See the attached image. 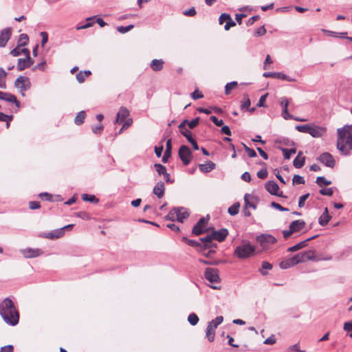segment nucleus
Listing matches in <instances>:
<instances>
[{"label": "nucleus", "instance_id": "f257e3e1", "mask_svg": "<svg viewBox=\"0 0 352 352\" xmlns=\"http://www.w3.org/2000/svg\"><path fill=\"white\" fill-rule=\"evenodd\" d=\"M0 315L7 324L15 326L19 323V313L10 298H6L0 303Z\"/></svg>", "mask_w": 352, "mask_h": 352}, {"label": "nucleus", "instance_id": "f03ea898", "mask_svg": "<svg viewBox=\"0 0 352 352\" xmlns=\"http://www.w3.org/2000/svg\"><path fill=\"white\" fill-rule=\"evenodd\" d=\"M337 148L342 154L347 155L352 151V125H346L337 131Z\"/></svg>", "mask_w": 352, "mask_h": 352}, {"label": "nucleus", "instance_id": "7ed1b4c3", "mask_svg": "<svg viewBox=\"0 0 352 352\" xmlns=\"http://www.w3.org/2000/svg\"><path fill=\"white\" fill-rule=\"evenodd\" d=\"M315 251L308 250L295 254L294 256L282 261L279 263V267L283 270H286L301 263L307 261H316Z\"/></svg>", "mask_w": 352, "mask_h": 352}, {"label": "nucleus", "instance_id": "20e7f679", "mask_svg": "<svg viewBox=\"0 0 352 352\" xmlns=\"http://www.w3.org/2000/svg\"><path fill=\"white\" fill-rule=\"evenodd\" d=\"M256 250L254 245L248 241H243L240 245L235 248L234 254L237 258L244 259L252 256Z\"/></svg>", "mask_w": 352, "mask_h": 352}, {"label": "nucleus", "instance_id": "39448f33", "mask_svg": "<svg viewBox=\"0 0 352 352\" xmlns=\"http://www.w3.org/2000/svg\"><path fill=\"white\" fill-rule=\"evenodd\" d=\"M204 276L207 280L213 284L210 286L212 289H221V286L217 285L220 283V278L217 269L207 267L205 270Z\"/></svg>", "mask_w": 352, "mask_h": 352}, {"label": "nucleus", "instance_id": "423d86ee", "mask_svg": "<svg viewBox=\"0 0 352 352\" xmlns=\"http://www.w3.org/2000/svg\"><path fill=\"white\" fill-rule=\"evenodd\" d=\"M14 86L19 90L22 96H24L25 92L30 89L31 82L28 77L20 76L16 79Z\"/></svg>", "mask_w": 352, "mask_h": 352}, {"label": "nucleus", "instance_id": "0eeeda50", "mask_svg": "<svg viewBox=\"0 0 352 352\" xmlns=\"http://www.w3.org/2000/svg\"><path fill=\"white\" fill-rule=\"evenodd\" d=\"M179 157L184 165H188L192 159V152L190 148L185 145H182L179 149Z\"/></svg>", "mask_w": 352, "mask_h": 352}, {"label": "nucleus", "instance_id": "6e6552de", "mask_svg": "<svg viewBox=\"0 0 352 352\" xmlns=\"http://www.w3.org/2000/svg\"><path fill=\"white\" fill-rule=\"evenodd\" d=\"M317 160L323 164L325 166L333 168L336 164V161L333 155L328 153L324 152L318 157Z\"/></svg>", "mask_w": 352, "mask_h": 352}, {"label": "nucleus", "instance_id": "1a4fd4ad", "mask_svg": "<svg viewBox=\"0 0 352 352\" xmlns=\"http://www.w3.org/2000/svg\"><path fill=\"white\" fill-rule=\"evenodd\" d=\"M265 188L270 195L284 197L283 192L280 191L278 185L274 181L271 180L267 182Z\"/></svg>", "mask_w": 352, "mask_h": 352}, {"label": "nucleus", "instance_id": "9d476101", "mask_svg": "<svg viewBox=\"0 0 352 352\" xmlns=\"http://www.w3.org/2000/svg\"><path fill=\"white\" fill-rule=\"evenodd\" d=\"M256 241L263 248H265L267 244H274L277 241L274 236L268 234H261L257 236Z\"/></svg>", "mask_w": 352, "mask_h": 352}, {"label": "nucleus", "instance_id": "9b49d317", "mask_svg": "<svg viewBox=\"0 0 352 352\" xmlns=\"http://www.w3.org/2000/svg\"><path fill=\"white\" fill-rule=\"evenodd\" d=\"M327 128L322 126L311 125L309 134L313 138H321L325 135Z\"/></svg>", "mask_w": 352, "mask_h": 352}, {"label": "nucleus", "instance_id": "f8f14e48", "mask_svg": "<svg viewBox=\"0 0 352 352\" xmlns=\"http://www.w3.org/2000/svg\"><path fill=\"white\" fill-rule=\"evenodd\" d=\"M208 221V219L205 217L201 218L198 221V222L195 224V226L193 227L192 230V234L198 236V235H200L202 233H204V228L207 225Z\"/></svg>", "mask_w": 352, "mask_h": 352}, {"label": "nucleus", "instance_id": "ddd939ff", "mask_svg": "<svg viewBox=\"0 0 352 352\" xmlns=\"http://www.w3.org/2000/svg\"><path fill=\"white\" fill-rule=\"evenodd\" d=\"M21 253L25 258H35L43 254L42 250L39 248H25L21 250Z\"/></svg>", "mask_w": 352, "mask_h": 352}, {"label": "nucleus", "instance_id": "4468645a", "mask_svg": "<svg viewBox=\"0 0 352 352\" xmlns=\"http://www.w3.org/2000/svg\"><path fill=\"white\" fill-rule=\"evenodd\" d=\"M263 76L265 78L281 79L288 82H294L296 80L294 78H292L282 72H265Z\"/></svg>", "mask_w": 352, "mask_h": 352}, {"label": "nucleus", "instance_id": "2eb2a0df", "mask_svg": "<svg viewBox=\"0 0 352 352\" xmlns=\"http://www.w3.org/2000/svg\"><path fill=\"white\" fill-rule=\"evenodd\" d=\"M245 206L246 208H252L253 209L256 208L257 199L252 195L245 194L244 196Z\"/></svg>", "mask_w": 352, "mask_h": 352}, {"label": "nucleus", "instance_id": "dca6fc26", "mask_svg": "<svg viewBox=\"0 0 352 352\" xmlns=\"http://www.w3.org/2000/svg\"><path fill=\"white\" fill-rule=\"evenodd\" d=\"M318 235H314V236H313L311 237H309V238L307 239L306 240L300 241V243L296 244L294 246L289 247L287 249V252H296V251H298V250L305 248V246H307V244L308 241H310L316 239V237H318Z\"/></svg>", "mask_w": 352, "mask_h": 352}, {"label": "nucleus", "instance_id": "f3484780", "mask_svg": "<svg viewBox=\"0 0 352 352\" xmlns=\"http://www.w3.org/2000/svg\"><path fill=\"white\" fill-rule=\"evenodd\" d=\"M0 100L14 103L17 107H19V102L17 100L16 96L12 94L0 91Z\"/></svg>", "mask_w": 352, "mask_h": 352}, {"label": "nucleus", "instance_id": "a211bd4d", "mask_svg": "<svg viewBox=\"0 0 352 352\" xmlns=\"http://www.w3.org/2000/svg\"><path fill=\"white\" fill-rule=\"evenodd\" d=\"M11 36L10 28H6L0 33V47H4Z\"/></svg>", "mask_w": 352, "mask_h": 352}, {"label": "nucleus", "instance_id": "6ab92c4d", "mask_svg": "<svg viewBox=\"0 0 352 352\" xmlns=\"http://www.w3.org/2000/svg\"><path fill=\"white\" fill-rule=\"evenodd\" d=\"M214 239L219 242L223 241L228 234V231L226 228H222L219 230H215L212 232Z\"/></svg>", "mask_w": 352, "mask_h": 352}, {"label": "nucleus", "instance_id": "aec40b11", "mask_svg": "<svg viewBox=\"0 0 352 352\" xmlns=\"http://www.w3.org/2000/svg\"><path fill=\"white\" fill-rule=\"evenodd\" d=\"M129 116V110L124 107H120L116 115V123H122L124 122Z\"/></svg>", "mask_w": 352, "mask_h": 352}, {"label": "nucleus", "instance_id": "412c9836", "mask_svg": "<svg viewBox=\"0 0 352 352\" xmlns=\"http://www.w3.org/2000/svg\"><path fill=\"white\" fill-rule=\"evenodd\" d=\"M305 225L306 223L303 220H295L290 223L289 228L294 234L302 230L305 228Z\"/></svg>", "mask_w": 352, "mask_h": 352}, {"label": "nucleus", "instance_id": "4be33fe9", "mask_svg": "<svg viewBox=\"0 0 352 352\" xmlns=\"http://www.w3.org/2000/svg\"><path fill=\"white\" fill-rule=\"evenodd\" d=\"M65 234L64 228H59L52 232L45 233L43 236L49 239H56L63 236Z\"/></svg>", "mask_w": 352, "mask_h": 352}, {"label": "nucleus", "instance_id": "5701e85b", "mask_svg": "<svg viewBox=\"0 0 352 352\" xmlns=\"http://www.w3.org/2000/svg\"><path fill=\"white\" fill-rule=\"evenodd\" d=\"M33 64V60L31 58L26 57L25 58H19L17 63V69L22 71L25 68L30 67Z\"/></svg>", "mask_w": 352, "mask_h": 352}, {"label": "nucleus", "instance_id": "b1692460", "mask_svg": "<svg viewBox=\"0 0 352 352\" xmlns=\"http://www.w3.org/2000/svg\"><path fill=\"white\" fill-rule=\"evenodd\" d=\"M165 186L162 182H159L153 188V193L158 197L162 198L164 195Z\"/></svg>", "mask_w": 352, "mask_h": 352}, {"label": "nucleus", "instance_id": "393cba45", "mask_svg": "<svg viewBox=\"0 0 352 352\" xmlns=\"http://www.w3.org/2000/svg\"><path fill=\"white\" fill-rule=\"evenodd\" d=\"M331 219V217L329 214L328 208H325L324 212L318 219V223L320 226H324L328 224Z\"/></svg>", "mask_w": 352, "mask_h": 352}, {"label": "nucleus", "instance_id": "a878e982", "mask_svg": "<svg viewBox=\"0 0 352 352\" xmlns=\"http://www.w3.org/2000/svg\"><path fill=\"white\" fill-rule=\"evenodd\" d=\"M216 164L209 161L206 164L199 165V170L203 173H209L215 168Z\"/></svg>", "mask_w": 352, "mask_h": 352}, {"label": "nucleus", "instance_id": "bb28decb", "mask_svg": "<svg viewBox=\"0 0 352 352\" xmlns=\"http://www.w3.org/2000/svg\"><path fill=\"white\" fill-rule=\"evenodd\" d=\"M164 61L162 59H153L150 66L151 69L155 72L161 71L163 69Z\"/></svg>", "mask_w": 352, "mask_h": 352}, {"label": "nucleus", "instance_id": "cd10ccee", "mask_svg": "<svg viewBox=\"0 0 352 352\" xmlns=\"http://www.w3.org/2000/svg\"><path fill=\"white\" fill-rule=\"evenodd\" d=\"M302 152H299L297 157L294 160L293 164L295 168H300L305 163V157L304 156L300 157Z\"/></svg>", "mask_w": 352, "mask_h": 352}, {"label": "nucleus", "instance_id": "c85d7f7f", "mask_svg": "<svg viewBox=\"0 0 352 352\" xmlns=\"http://www.w3.org/2000/svg\"><path fill=\"white\" fill-rule=\"evenodd\" d=\"M171 149H172V144H171V139H168L166 144V151L164 153V155L162 157V162L166 163L168 160V159L171 155Z\"/></svg>", "mask_w": 352, "mask_h": 352}, {"label": "nucleus", "instance_id": "c756f323", "mask_svg": "<svg viewBox=\"0 0 352 352\" xmlns=\"http://www.w3.org/2000/svg\"><path fill=\"white\" fill-rule=\"evenodd\" d=\"M176 211H179L177 214V221L179 222H183L184 219L188 217L189 213L186 208H176Z\"/></svg>", "mask_w": 352, "mask_h": 352}, {"label": "nucleus", "instance_id": "7c9ffc66", "mask_svg": "<svg viewBox=\"0 0 352 352\" xmlns=\"http://www.w3.org/2000/svg\"><path fill=\"white\" fill-rule=\"evenodd\" d=\"M215 336V329H213L208 324L206 331V337L209 342H213Z\"/></svg>", "mask_w": 352, "mask_h": 352}, {"label": "nucleus", "instance_id": "2f4dec72", "mask_svg": "<svg viewBox=\"0 0 352 352\" xmlns=\"http://www.w3.org/2000/svg\"><path fill=\"white\" fill-rule=\"evenodd\" d=\"M223 321V317L221 316L216 317L214 320L208 322V325L213 329H217V327L221 324Z\"/></svg>", "mask_w": 352, "mask_h": 352}, {"label": "nucleus", "instance_id": "473e14b6", "mask_svg": "<svg viewBox=\"0 0 352 352\" xmlns=\"http://www.w3.org/2000/svg\"><path fill=\"white\" fill-rule=\"evenodd\" d=\"M272 269V265L267 261H263L261 264V268L259 270L261 274L263 276L267 274V272L265 270H270Z\"/></svg>", "mask_w": 352, "mask_h": 352}, {"label": "nucleus", "instance_id": "72a5a7b5", "mask_svg": "<svg viewBox=\"0 0 352 352\" xmlns=\"http://www.w3.org/2000/svg\"><path fill=\"white\" fill-rule=\"evenodd\" d=\"M7 76V72L1 67H0V88L6 89V77Z\"/></svg>", "mask_w": 352, "mask_h": 352}, {"label": "nucleus", "instance_id": "f704fd0d", "mask_svg": "<svg viewBox=\"0 0 352 352\" xmlns=\"http://www.w3.org/2000/svg\"><path fill=\"white\" fill-rule=\"evenodd\" d=\"M251 104L250 100L248 94H244L243 97V100H241V109H249V107Z\"/></svg>", "mask_w": 352, "mask_h": 352}, {"label": "nucleus", "instance_id": "c9c22d12", "mask_svg": "<svg viewBox=\"0 0 352 352\" xmlns=\"http://www.w3.org/2000/svg\"><path fill=\"white\" fill-rule=\"evenodd\" d=\"M85 116H86V113H85V111H81L79 113H78V114L76 115L75 120H74L75 124L77 125L81 124L84 122Z\"/></svg>", "mask_w": 352, "mask_h": 352}, {"label": "nucleus", "instance_id": "e433bc0d", "mask_svg": "<svg viewBox=\"0 0 352 352\" xmlns=\"http://www.w3.org/2000/svg\"><path fill=\"white\" fill-rule=\"evenodd\" d=\"M239 207H240L239 203H238V202L234 203L232 206H231L228 208V212L232 216L236 215L239 213Z\"/></svg>", "mask_w": 352, "mask_h": 352}, {"label": "nucleus", "instance_id": "4c0bfd02", "mask_svg": "<svg viewBox=\"0 0 352 352\" xmlns=\"http://www.w3.org/2000/svg\"><path fill=\"white\" fill-rule=\"evenodd\" d=\"M316 184L320 186H322V185H324V186H329L331 184V182L329 181V180H327L323 176H320V177H318L317 179H316Z\"/></svg>", "mask_w": 352, "mask_h": 352}, {"label": "nucleus", "instance_id": "58836bf2", "mask_svg": "<svg viewBox=\"0 0 352 352\" xmlns=\"http://www.w3.org/2000/svg\"><path fill=\"white\" fill-rule=\"evenodd\" d=\"M188 321L191 325L195 326L199 322V317L197 316V314L192 313L189 314L188 317Z\"/></svg>", "mask_w": 352, "mask_h": 352}, {"label": "nucleus", "instance_id": "ea45409f", "mask_svg": "<svg viewBox=\"0 0 352 352\" xmlns=\"http://www.w3.org/2000/svg\"><path fill=\"white\" fill-rule=\"evenodd\" d=\"M28 36L26 34H21L19 36V39L18 41L19 46H25L28 42Z\"/></svg>", "mask_w": 352, "mask_h": 352}, {"label": "nucleus", "instance_id": "a19ab883", "mask_svg": "<svg viewBox=\"0 0 352 352\" xmlns=\"http://www.w3.org/2000/svg\"><path fill=\"white\" fill-rule=\"evenodd\" d=\"M82 199L83 201H89L91 203L98 202V199L95 197V195H89L87 194H82Z\"/></svg>", "mask_w": 352, "mask_h": 352}, {"label": "nucleus", "instance_id": "79ce46f5", "mask_svg": "<svg viewBox=\"0 0 352 352\" xmlns=\"http://www.w3.org/2000/svg\"><path fill=\"white\" fill-rule=\"evenodd\" d=\"M282 151H283L284 157L287 160H289L291 157V155L292 154L296 153V148H291V149L282 148Z\"/></svg>", "mask_w": 352, "mask_h": 352}, {"label": "nucleus", "instance_id": "37998d69", "mask_svg": "<svg viewBox=\"0 0 352 352\" xmlns=\"http://www.w3.org/2000/svg\"><path fill=\"white\" fill-rule=\"evenodd\" d=\"M154 166L160 175H164L166 173H167L166 168L162 164H155Z\"/></svg>", "mask_w": 352, "mask_h": 352}, {"label": "nucleus", "instance_id": "c03bdc74", "mask_svg": "<svg viewBox=\"0 0 352 352\" xmlns=\"http://www.w3.org/2000/svg\"><path fill=\"white\" fill-rule=\"evenodd\" d=\"M279 104L282 107L283 111L287 110L289 104V100L286 97H282L279 100Z\"/></svg>", "mask_w": 352, "mask_h": 352}, {"label": "nucleus", "instance_id": "a18cd8bd", "mask_svg": "<svg viewBox=\"0 0 352 352\" xmlns=\"http://www.w3.org/2000/svg\"><path fill=\"white\" fill-rule=\"evenodd\" d=\"M310 127H311V125H309V124L297 125L296 126V129L299 132L309 134Z\"/></svg>", "mask_w": 352, "mask_h": 352}, {"label": "nucleus", "instance_id": "49530a36", "mask_svg": "<svg viewBox=\"0 0 352 352\" xmlns=\"http://www.w3.org/2000/svg\"><path fill=\"white\" fill-rule=\"evenodd\" d=\"M183 240L192 247H199L200 249L202 247V244L200 242L188 239L186 237H183Z\"/></svg>", "mask_w": 352, "mask_h": 352}, {"label": "nucleus", "instance_id": "de8ad7c7", "mask_svg": "<svg viewBox=\"0 0 352 352\" xmlns=\"http://www.w3.org/2000/svg\"><path fill=\"white\" fill-rule=\"evenodd\" d=\"M179 211H176V208H173L166 216V219L170 221H174L175 220L177 221V212Z\"/></svg>", "mask_w": 352, "mask_h": 352}, {"label": "nucleus", "instance_id": "09e8293b", "mask_svg": "<svg viewBox=\"0 0 352 352\" xmlns=\"http://www.w3.org/2000/svg\"><path fill=\"white\" fill-rule=\"evenodd\" d=\"M237 85V82L232 81L227 83L225 87V94L228 95L232 89H233Z\"/></svg>", "mask_w": 352, "mask_h": 352}, {"label": "nucleus", "instance_id": "8fccbe9b", "mask_svg": "<svg viewBox=\"0 0 352 352\" xmlns=\"http://www.w3.org/2000/svg\"><path fill=\"white\" fill-rule=\"evenodd\" d=\"M134 28L133 25H129L127 26H119L117 30L121 34H125Z\"/></svg>", "mask_w": 352, "mask_h": 352}, {"label": "nucleus", "instance_id": "3c124183", "mask_svg": "<svg viewBox=\"0 0 352 352\" xmlns=\"http://www.w3.org/2000/svg\"><path fill=\"white\" fill-rule=\"evenodd\" d=\"M305 182L304 178L298 175H295L293 177V184H304Z\"/></svg>", "mask_w": 352, "mask_h": 352}, {"label": "nucleus", "instance_id": "603ef678", "mask_svg": "<svg viewBox=\"0 0 352 352\" xmlns=\"http://www.w3.org/2000/svg\"><path fill=\"white\" fill-rule=\"evenodd\" d=\"M256 175L259 179H264L267 177L268 173L267 169L265 168L258 170Z\"/></svg>", "mask_w": 352, "mask_h": 352}, {"label": "nucleus", "instance_id": "864d4df0", "mask_svg": "<svg viewBox=\"0 0 352 352\" xmlns=\"http://www.w3.org/2000/svg\"><path fill=\"white\" fill-rule=\"evenodd\" d=\"M309 193L305 194L299 197L298 206L302 208L305 206V201L308 199Z\"/></svg>", "mask_w": 352, "mask_h": 352}, {"label": "nucleus", "instance_id": "5fc2aeb1", "mask_svg": "<svg viewBox=\"0 0 352 352\" xmlns=\"http://www.w3.org/2000/svg\"><path fill=\"white\" fill-rule=\"evenodd\" d=\"M243 147L250 157H255L256 156V153L254 150L249 148L245 144H243Z\"/></svg>", "mask_w": 352, "mask_h": 352}, {"label": "nucleus", "instance_id": "6e6d98bb", "mask_svg": "<svg viewBox=\"0 0 352 352\" xmlns=\"http://www.w3.org/2000/svg\"><path fill=\"white\" fill-rule=\"evenodd\" d=\"M199 118H196L192 120L191 121L188 120L187 123H188L189 128L192 129L195 128L199 124Z\"/></svg>", "mask_w": 352, "mask_h": 352}, {"label": "nucleus", "instance_id": "4d7b16f0", "mask_svg": "<svg viewBox=\"0 0 352 352\" xmlns=\"http://www.w3.org/2000/svg\"><path fill=\"white\" fill-rule=\"evenodd\" d=\"M320 193L322 195L331 196L333 193V191L331 188H325L320 189Z\"/></svg>", "mask_w": 352, "mask_h": 352}, {"label": "nucleus", "instance_id": "13d9d810", "mask_svg": "<svg viewBox=\"0 0 352 352\" xmlns=\"http://www.w3.org/2000/svg\"><path fill=\"white\" fill-rule=\"evenodd\" d=\"M213 240H214V238H213L212 234L211 233L210 234H208L205 237L200 238V241H201L200 243L201 244H205L207 243H211V241H213Z\"/></svg>", "mask_w": 352, "mask_h": 352}, {"label": "nucleus", "instance_id": "bf43d9fd", "mask_svg": "<svg viewBox=\"0 0 352 352\" xmlns=\"http://www.w3.org/2000/svg\"><path fill=\"white\" fill-rule=\"evenodd\" d=\"M271 206L273 207L274 208L278 210L279 211H281V212L289 211L288 208H284L279 204L274 202V201L271 203Z\"/></svg>", "mask_w": 352, "mask_h": 352}, {"label": "nucleus", "instance_id": "052dcab7", "mask_svg": "<svg viewBox=\"0 0 352 352\" xmlns=\"http://www.w3.org/2000/svg\"><path fill=\"white\" fill-rule=\"evenodd\" d=\"M276 342V338L274 335H271L269 338L265 340L263 343L265 344H274Z\"/></svg>", "mask_w": 352, "mask_h": 352}, {"label": "nucleus", "instance_id": "680f3d73", "mask_svg": "<svg viewBox=\"0 0 352 352\" xmlns=\"http://www.w3.org/2000/svg\"><path fill=\"white\" fill-rule=\"evenodd\" d=\"M188 142H192L191 140L193 139L192 137V133L187 129H184V131H182L181 133Z\"/></svg>", "mask_w": 352, "mask_h": 352}, {"label": "nucleus", "instance_id": "e2e57ef3", "mask_svg": "<svg viewBox=\"0 0 352 352\" xmlns=\"http://www.w3.org/2000/svg\"><path fill=\"white\" fill-rule=\"evenodd\" d=\"M216 248V244L213 243V241H211V243H207L205 244H202V247L201 248V251L205 250L207 249H212Z\"/></svg>", "mask_w": 352, "mask_h": 352}, {"label": "nucleus", "instance_id": "0e129e2a", "mask_svg": "<svg viewBox=\"0 0 352 352\" xmlns=\"http://www.w3.org/2000/svg\"><path fill=\"white\" fill-rule=\"evenodd\" d=\"M216 248V244L213 243V241H211V243H207L205 244H202V247L201 248V251L205 250L207 249H212Z\"/></svg>", "mask_w": 352, "mask_h": 352}, {"label": "nucleus", "instance_id": "69168bd1", "mask_svg": "<svg viewBox=\"0 0 352 352\" xmlns=\"http://www.w3.org/2000/svg\"><path fill=\"white\" fill-rule=\"evenodd\" d=\"M210 120L217 126H221L223 124V121L222 120H219L216 116H212L210 117Z\"/></svg>", "mask_w": 352, "mask_h": 352}, {"label": "nucleus", "instance_id": "338daca9", "mask_svg": "<svg viewBox=\"0 0 352 352\" xmlns=\"http://www.w3.org/2000/svg\"><path fill=\"white\" fill-rule=\"evenodd\" d=\"M191 97L194 100H197L199 98H202L204 97V95L198 90H195L191 94Z\"/></svg>", "mask_w": 352, "mask_h": 352}, {"label": "nucleus", "instance_id": "774afa93", "mask_svg": "<svg viewBox=\"0 0 352 352\" xmlns=\"http://www.w3.org/2000/svg\"><path fill=\"white\" fill-rule=\"evenodd\" d=\"M13 351L14 347L11 344L2 346L0 349V352H13Z\"/></svg>", "mask_w": 352, "mask_h": 352}]
</instances>
